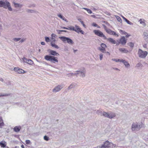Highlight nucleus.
Returning a JSON list of instances; mask_svg holds the SVG:
<instances>
[{
  "label": "nucleus",
  "instance_id": "774afa93",
  "mask_svg": "<svg viewBox=\"0 0 148 148\" xmlns=\"http://www.w3.org/2000/svg\"><path fill=\"white\" fill-rule=\"evenodd\" d=\"M0 81L2 82H3V79L1 78H0Z\"/></svg>",
  "mask_w": 148,
  "mask_h": 148
},
{
  "label": "nucleus",
  "instance_id": "a18cd8bd",
  "mask_svg": "<svg viewBox=\"0 0 148 148\" xmlns=\"http://www.w3.org/2000/svg\"><path fill=\"white\" fill-rule=\"evenodd\" d=\"M102 25L103 27V28L107 32V31L108 30V29L107 28V27L104 24H102Z\"/></svg>",
  "mask_w": 148,
  "mask_h": 148
},
{
  "label": "nucleus",
  "instance_id": "5fc2aeb1",
  "mask_svg": "<svg viewBox=\"0 0 148 148\" xmlns=\"http://www.w3.org/2000/svg\"><path fill=\"white\" fill-rule=\"evenodd\" d=\"M71 73V75H72V76H74L75 75H77V72L75 73Z\"/></svg>",
  "mask_w": 148,
  "mask_h": 148
},
{
  "label": "nucleus",
  "instance_id": "de8ad7c7",
  "mask_svg": "<svg viewBox=\"0 0 148 148\" xmlns=\"http://www.w3.org/2000/svg\"><path fill=\"white\" fill-rule=\"evenodd\" d=\"M141 65H142V64L140 63L139 62L136 64V67H138Z\"/></svg>",
  "mask_w": 148,
  "mask_h": 148
},
{
  "label": "nucleus",
  "instance_id": "864d4df0",
  "mask_svg": "<svg viewBox=\"0 0 148 148\" xmlns=\"http://www.w3.org/2000/svg\"><path fill=\"white\" fill-rule=\"evenodd\" d=\"M57 32L59 34H61V32H62V30H57Z\"/></svg>",
  "mask_w": 148,
  "mask_h": 148
},
{
  "label": "nucleus",
  "instance_id": "39448f33",
  "mask_svg": "<svg viewBox=\"0 0 148 148\" xmlns=\"http://www.w3.org/2000/svg\"><path fill=\"white\" fill-rule=\"evenodd\" d=\"M59 38L64 43L67 41V42L70 45H72L74 43L72 40L69 38L61 36L59 37Z\"/></svg>",
  "mask_w": 148,
  "mask_h": 148
},
{
  "label": "nucleus",
  "instance_id": "1a4fd4ad",
  "mask_svg": "<svg viewBox=\"0 0 148 148\" xmlns=\"http://www.w3.org/2000/svg\"><path fill=\"white\" fill-rule=\"evenodd\" d=\"M127 39H126L125 37L122 36L119 39V40H117L118 43H116V45H118L120 44H121L123 45H125L127 42Z\"/></svg>",
  "mask_w": 148,
  "mask_h": 148
},
{
  "label": "nucleus",
  "instance_id": "72a5a7b5",
  "mask_svg": "<svg viewBox=\"0 0 148 148\" xmlns=\"http://www.w3.org/2000/svg\"><path fill=\"white\" fill-rule=\"evenodd\" d=\"M109 144L110 143L108 141H106L105 142L104 144L105 145L107 146H108V148L110 147Z\"/></svg>",
  "mask_w": 148,
  "mask_h": 148
},
{
  "label": "nucleus",
  "instance_id": "0eeeda50",
  "mask_svg": "<svg viewBox=\"0 0 148 148\" xmlns=\"http://www.w3.org/2000/svg\"><path fill=\"white\" fill-rule=\"evenodd\" d=\"M93 32L95 34L98 36L101 37H103L104 39H107V38L106 36L99 30H94Z\"/></svg>",
  "mask_w": 148,
  "mask_h": 148
},
{
  "label": "nucleus",
  "instance_id": "13d9d810",
  "mask_svg": "<svg viewBox=\"0 0 148 148\" xmlns=\"http://www.w3.org/2000/svg\"><path fill=\"white\" fill-rule=\"evenodd\" d=\"M67 76L69 77H71L72 76V75H71V73L68 74H67Z\"/></svg>",
  "mask_w": 148,
  "mask_h": 148
},
{
  "label": "nucleus",
  "instance_id": "20e7f679",
  "mask_svg": "<svg viewBox=\"0 0 148 148\" xmlns=\"http://www.w3.org/2000/svg\"><path fill=\"white\" fill-rule=\"evenodd\" d=\"M148 54V52L147 51H143L141 49H139L138 50V57L141 58H145Z\"/></svg>",
  "mask_w": 148,
  "mask_h": 148
},
{
  "label": "nucleus",
  "instance_id": "6ab92c4d",
  "mask_svg": "<svg viewBox=\"0 0 148 148\" xmlns=\"http://www.w3.org/2000/svg\"><path fill=\"white\" fill-rule=\"evenodd\" d=\"M13 4L14 5V6L15 8H21L23 6V5L21 4H20L18 3H16L14 2L13 3Z\"/></svg>",
  "mask_w": 148,
  "mask_h": 148
},
{
  "label": "nucleus",
  "instance_id": "423d86ee",
  "mask_svg": "<svg viewBox=\"0 0 148 148\" xmlns=\"http://www.w3.org/2000/svg\"><path fill=\"white\" fill-rule=\"evenodd\" d=\"M104 116L105 117L112 119L116 116L115 113L112 112H110L109 113L104 112Z\"/></svg>",
  "mask_w": 148,
  "mask_h": 148
},
{
  "label": "nucleus",
  "instance_id": "79ce46f5",
  "mask_svg": "<svg viewBox=\"0 0 148 148\" xmlns=\"http://www.w3.org/2000/svg\"><path fill=\"white\" fill-rule=\"evenodd\" d=\"M45 40L47 42H48L50 41V38L47 37H45Z\"/></svg>",
  "mask_w": 148,
  "mask_h": 148
},
{
  "label": "nucleus",
  "instance_id": "cd10ccee",
  "mask_svg": "<svg viewBox=\"0 0 148 148\" xmlns=\"http://www.w3.org/2000/svg\"><path fill=\"white\" fill-rule=\"evenodd\" d=\"M67 29L73 31V30H74V27L73 26H71L70 27H67Z\"/></svg>",
  "mask_w": 148,
  "mask_h": 148
},
{
  "label": "nucleus",
  "instance_id": "2eb2a0df",
  "mask_svg": "<svg viewBox=\"0 0 148 148\" xmlns=\"http://www.w3.org/2000/svg\"><path fill=\"white\" fill-rule=\"evenodd\" d=\"M21 129V127L20 126H16L14 128V132H18L20 131Z\"/></svg>",
  "mask_w": 148,
  "mask_h": 148
},
{
  "label": "nucleus",
  "instance_id": "f704fd0d",
  "mask_svg": "<svg viewBox=\"0 0 148 148\" xmlns=\"http://www.w3.org/2000/svg\"><path fill=\"white\" fill-rule=\"evenodd\" d=\"M124 65L125 66V67H128L130 66V65L129 64L127 61L125 62V63L124 64Z\"/></svg>",
  "mask_w": 148,
  "mask_h": 148
},
{
  "label": "nucleus",
  "instance_id": "603ef678",
  "mask_svg": "<svg viewBox=\"0 0 148 148\" xmlns=\"http://www.w3.org/2000/svg\"><path fill=\"white\" fill-rule=\"evenodd\" d=\"M81 23L82 25H83V26L85 28L86 27V25H85L84 24V22L83 21H82V22H81Z\"/></svg>",
  "mask_w": 148,
  "mask_h": 148
},
{
  "label": "nucleus",
  "instance_id": "4be33fe9",
  "mask_svg": "<svg viewBox=\"0 0 148 148\" xmlns=\"http://www.w3.org/2000/svg\"><path fill=\"white\" fill-rule=\"evenodd\" d=\"M5 141H1L0 142V145L2 147L4 148L6 147V144Z\"/></svg>",
  "mask_w": 148,
  "mask_h": 148
},
{
  "label": "nucleus",
  "instance_id": "a878e982",
  "mask_svg": "<svg viewBox=\"0 0 148 148\" xmlns=\"http://www.w3.org/2000/svg\"><path fill=\"white\" fill-rule=\"evenodd\" d=\"M139 22H140V23L141 24H142L143 26H145L146 25V24L145 23L144 20L143 19H140L139 21Z\"/></svg>",
  "mask_w": 148,
  "mask_h": 148
},
{
  "label": "nucleus",
  "instance_id": "dca6fc26",
  "mask_svg": "<svg viewBox=\"0 0 148 148\" xmlns=\"http://www.w3.org/2000/svg\"><path fill=\"white\" fill-rule=\"evenodd\" d=\"M119 50L121 52L125 53H127L128 52V50L124 48H119Z\"/></svg>",
  "mask_w": 148,
  "mask_h": 148
},
{
  "label": "nucleus",
  "instance_id": "c756f323",
  "mask_svg": "<svg viewBox=\"0 0 148 148\" xmlns=\"http://www.w3.org/2000/svg\"><path fill=\"white\" fill-rule=\"evenodd\" d=\"M83 9L86 10L89 14H91L92 13V11L90 9L85 8Z\"/></svg>",
  "mask_w": 148,
  "mask_h": 148
},
{
  "label": "nucleus",
  "instance_id": "ea45409f",
  "mask_svg": "<svg viewBox=\"0 0 148 148\" xmlns=\"http://www.w3.org/2000/svg\"><path fill=\"white\" fill-rule=\"evenodd\" d=\"M113 61H114L116 62H120V59H114L113 58L112 60Z\"/></svg>",
  "mask_w": 148,
  "mask_h": 148
},
{
  "label": "nucleus",
  "instance_id": "bf43d9fd",
  "mask_svg": "<svg viewBox=\"0 0 148 148\" xmlns=\"http://www.w3.org/2000/svg\"><path fill=\"white\" fill-rule=\"evenodd\" d=\"M41 44L42 45H45V43L44 42H41Z\"/></svg>",
  "mask_w": 148,
  "mask_h": 148
},
{
  "label": "nucleus",
  "instance_id": "6e6552de",
  "mask_svg": "<svg viewBox=\"0 0 148 148\" xmlns=\"http://www.w3.org/2000/svg\"><path fill=\"white\" fill-rule=\"evenodd\" d=\"M76 72H77V75H79L80 76L84 77L85 76L86 70L84 68H83L76 71Z\"/></svg>",
  "mask_w": 148,
  "mask_h": 148
},
{
  "label": "nucleus",
  "instance_id": "58836bf2",
  "mask_svg": "<svg viewBox=\"0 0 148 148\" xmlns=\"http://www.w3.org/2000/svg\"><path fill=\"white\" fill-rule=\"evenodd\" d=\"M126 22H127V23L130 25H132L133 24V23H132L129 20L127 19L126 20V21H125Z\"/></svg>",
  "mask_w": 148,
  "mask_h": 148
},
{
  "label": "nucleus",
  "instance_id": "c9c22d12",
  "mask_svg": "<svg viewBox=\"0 0 148 148\" xmlns=\"http://www.w3.org/2000/svg\"><path fill=\"white\" fill-rule=\"evenodd\" d=\"M21 39L20 38H14L13 39V40L15 42H17L20 40Z\"/></svg>",
  "mask_w": 148,
  "mask_h": 148
},
{
  "label": "nucleus",
  "instance_id": "aec40b11",
  "mask_svg": "<svg viewBox=\"0 0 148 148\" xmlns=\"http://www.w3.org/2000/svg\"><path fill=\"white\" fill-rule=\"evenodd\" d=\"M4 124L3 119L1 116H0V128L4 125Z\"/></svg>",
  "mask_w": 148,
  "mask_h": 148
},
{
  "label": "nucleus",
  "instance_id": "6e6d98bb",
  "mask_svg": "<svg viewBox=\"0 0 148 148\" xmlns=\"http://www.w3.org/2000/svg\"><path fill=\"white\" fill-rule=\"evenodd\" d=\"M52 39L53 40H52L51 41V42H53V43H55L56 42V40L55 39Z\"/></svg>",
  "mask_w": 148,
  "mask_h": 148
},
{
  "label": "nucleus",
  "instance_id": "052dcab7",
  "mask_svg": "<svg viewBox=\"0 0 148 148\" xmlns=\"http://www.w3.org/2000/svg\"><path fill=\"white\" fill-rule=\"evenodd\" d=\"M125 62V60H123V59H121V60H120V62Z\"/></svg>",
  "mask_w": 148,
  "mask_h": 148
},
{
  "label": "nucleus",
  "instance_id": "e433bc0d",
  "mask_svg": "<svg viewBox=\"0 0 148 148\" xmlns=\"http://www.w3.org/2000/svg\"><path fill=\"white\" fill-rule=\"evenodd\" d=\"M120 32L124 35L127 34V32H126L125 31H123L122 30H120Z\"/></svg>",
  "mask_w": 148,
  "mask_h": 148
},
{
  "label": "nucleus",
  "instance_id": "3c124183",
  "mask_svg": "<svg viewBox=\"0 0 148 148\" xmlns=\"http://www.w3.org/2000/svg\"><path fill=\"white\" fill-rule=\"evenodd\" d=\"M144 34L145 35V38H148V34H145L144 33Z\"/></svg>",
  "mask_w": 148,
  "mask_h": 148
},
{
  "label": "nucleus",
  "instance_id": "a211bd4d",
  "mask_svg": "<svg viewBox=\"0 0 148 148\" xmlns=\"http://www.w3.org/2000/svg\"><path fill=\"white\" fill-rule=\"evenodd\" d=\"M104 112H106L104 111H102L101 110H97V113L99 115H100L101 116H104V114L103 113Z\"/></svg>",
  "mask_w": 148,
  "mask_h": 148
},
{
  "label": "nucleus",
  "instance_id": "4468645a",
  "mask_svg": "<svg viewBox=\"0 0 148 148\" xmlns=\"http://www.w3.org/2000/svg\"><path fill=\"white\" fill-rule=\"evenodd\" d=\"M14 70L18 73H25V71L23 69L15 67L14 69Z\"/></svg>",
  "mask_w": 148,
  "mask_h": 148
},
{
  "label": "nucleus",
  "instance_id": "f8f14e48",
  "mask_svg": "<svg viewBox=\"0 0 148 148\" xmlns=\"http://www.w3.org/2000/svg\"><path fill=\"white\" fill-rule=\"evenodd\" d=\"M63 86L62 85H58L57 86L55 87L53 90V91L54 92H57L60 91L62 88Z\"/></svg>",
  "mask_w": 148,
  "mask_h": 148
},
{
  "label": "nucleus",
  "instance_id": "338daca9",
  "mask_svg": "<svg viewBox=\"0 0 148 148\" xmlns=\"http://www.w3.org/2000/svg\"><path fill=\"white\" fill-rule=\"evenodd\" d=\"M61 28H62V29H67V27H61Z\"/></svg>",
  "mask_w": 148,
  "mask_h": 148
},
{
  "label": "nucleus",
  "instance_id": "09e8293b",
  "mask_svg": "<svg viewBox=\"0 0 148 148\" xmlns=\"http://www.w3.org/2000/svg\"><path fill=\"white\" fill-rule=\"evenodd\" d=\"M103 57V54L102 53L100 54L99 55V58L100 60H101L102 59Z\"/></svg>",
  "mask_w": 148,
  "mask_h": 148
},
{
  "label": "nucleus",
  "instance_id": "69168bd1",
  "mask_svg": "<svg viewBox=\"0 0 148 148\" xmlns=\"http://www.w3.org/2000/svg\"><path fill=\"white\" fill-rule=\"evenodd\" d=\"M91 16L94 18H96V16L95 15H92Z\"/></svg>",
  "mask_w": 148,
  "mask_h": 148
},
{
  "label": "nucleus",
  "instance_id": "4d7b16f0",
  "mask_svg": "<svg viewBox=\"0 0 148 148\" xmlns=\"http://www.w3.org/2000/svg\"><path fill=\"white\" fill-rule=\"evenodd\" d=\"M25 40V39H22L20 41V42H24Z\"/></svg>",
  "mask_w": 148,
  "mask_h": 148
},
{
  "label": "nucleus",
  "instance_id": "e2e57ef3",
  "mask_svg": "<svg viewBox=\"0 0 148 148\" xmlns=\"http://www.w3.org/2000/svg\"><path fill=\"white\" fill-rule=\"evenodd\" d=\"M122 18L125 21H126V20L127 19L126 18H125L124 16H122Z\"/></svg>",
  "mask_w": 148,
  "mask_h": 148
},
{
  "label": "nucleus",
  "instance_id": "c03bdc74",
  "mask_svg": "<svg viewBox=\"0 0 148 148\" xmlns=\"http://www.w3.org/2000/svg\"><path fill=\"white\" fill-rule=\"evenodd\" d=\"M101 47H103L106 48V44L103 43H102L101 45Z\"/></svg>",
  "mask_w": 148,
  "mask_h": 148
},
{
  "label": "nucleus",
  "instance_id": "9b49d317",
  "mask_svg": "<svg viewBox=\"0 0 148 148\" xmlns=\"http://www.w3.org/2000/svg\"><path fill=\"white\" fill-rule=\"evenodd\" d=\"M22 60L24 62L30 65H32L33 64V61L30 59H27L24 57Z\"/></svg>",
  "mask_w": 148,
  "mask_h": 148
},
{
  "label": "nucleus",
  "instance_id": "8fccbe9b",
  "mask_svg": "<svg viewBox=\"0 0 148 148\" xmlns=\"http://www.w3.org/2000/svg\"><path fill=\"white\" fill-rule=\"evenodd\" d=\"M92 25L93 26L97 27V24L96 23H93L92 24Z\"/></svg>",
  "mask_w": 148,
  "mask_h": 148
},
{
  "label": "nucleus",
  "instance_id": "37998d69",
  "mask_svg": "<svg viewBox=\"0 0 148 148\" xmlns=\"http://www.w3.org/2000/svg\"><path fill=\"white\" fill-rule=\"evenodd\" d=\"M44 139L46 141H48L49 140V137L47 136H45L44 137Z\"/></svg>",
  "mask_w": 148,
  "mask_h": 148
},
{
  "label": "nucleus",
  "instance_id": "9d476101",
  "mask_svg": "<svg viewBox=\"0 0 148 148\" xmlns=\"http://www.w3.org/2000/svg\"><path fill=\"white\" fill-rule=\"evenodd\" d=\"M75 26L76 29H75L74 28V30H73L74 31L77 32L78 33H80L82 34H84V32L81 29V28L78 26L77 25H75Z\"/></svg>",
  "mask_w": 148,
  "mask_h": 148
},
{
  "label": "nucleus",
  "instance_id": "ddd939ff",
  "mask_svg": "<svg viewBox=\"0 0 148 148\" xmlns=\"http://www.w3.org/2000/svg\"><path fill=\"white\" fill-rule=\"evenodd\" d=\"M107 32L110 35H114L117 37L119 36L118 34L110 29H108V30L107 31Z\"/></svg>",
  "mask_w": 148,
  "mask_h": 148
},
{
  "label": "nucleus",
  "instance_id": "7ed1b4c3",
  "mask_svg": "<svg viewBox=\"0 0 148 148\" xmlns=\"http://www.w3.org/2000/svg\"><path fill=\"white\" fill-rule=\"evenodd\" d=\"M142 127V122L134 123L132 124V130L133 131H138Z\"/></svg>",
  "mask_w": 148,
  "mask_h": 148
},
{
  "label": "nucleus",
  "instance_id": "0e129e2a",
  "mask_svg": "<svg viewBox=\"0 0 148 148\" xmlns=\"http://www.w3.org/2000/svg\"><path fill=\"white\" fill-rule=\"evenodd\" d=\"M126 35L125 36V37L126 38H128L129 36H130V35H128V34H126Z\"/></svg>",
  "mask_w": 148,
  "mask_h": 148
},
{
  "label": "nucleus",
  "instance_id": "4c0bfd02",
  "mask_svg": "<svg viewBox=\"0 0 148 148\" xmlns=\"http://www.w3.org/2000/svg\"><path fill=\"white\" fill-rule=\"evenodd\" d=\"M56 36V35L54 34H52L51 36V38L52 39H55Z\"/></svg>",
  "mask_w": 148,
  "mask_h": 148
},
{
  "label": "nucleus",
  "instance_id": "680f3d73",
  "mask_svg": "<svg viewBox=\"0 0 148 148\" xmlns=\"http://www.w3.org/2000/svg\"><path fill=\"white\" fill-rule=\"evenodd\" d=\"M103 22L104 23H106V24H108V22L107 21H103Z\"/></svg>",
  "mask_w": 148,
  "mask_h": 148
},
{
  "label": "nucleus",
  "instance_id": "f3484780",
  "mask_svg": "<svg viewBox=\"0 0 148 148\" xmlns=\"http://www.w3.org/2000/svg\"><path fill=\"white\" fill-rule=\"evenodd\" d=\"M107 40L110 42L111 43L113 44H116V42L115 40H114L112 38H107Z\"/></svg>",
  "mask_w": 148,
  "mask_h": 148
},
{
  "label": "nucleus",
  "instance_id": "a19ab883",
  "mask_svg": "<svg viewBox=\"0 0 148 148\" xmlns=\"http://www.w3.org/2000/svg\"><path fill=\"white\" fill-rule=\"evenodd\" d=\"M27 12L28 13H33L35 11L34 10H28L27 11Z\"/></svg>",
  "mask_w": 148,
  "mask_h": 148
},
{
  "label": "nucleus",
  "instance_id": "2f4dec72",
  "mask_svg": "<svg viewBox=\"0 0 148 148\" xmlns=\"http://www.w3.org/2000/svg\"><path fill=\"white\" fill-rule=\"evenodd\" d=\"M92 7V9L93 10H99V8L97 6H94Z\"/></svg>",
  "mask_w": 148,
  "mask_h": 148
},
{
  "label": "nucleus",
  "instance_id": "412c9836",
  "mask_svg": "<svg viewBox=\"0 0 148 148\" xmlns=\"http://www.w3.org/2000/svg\"><path fill=\"white\" fill-rule=\"evenodd\" d=\"M98 49L102 53H106V51L105 48H103V47H99L98 48Z\"/></svg>",
  "mask_w": 148,
  "mask_h": 148
},
{
  "label": "nucleus",
  "instance_id": "393cba45",
  "mask_svg": "<svg viewBox=\"0 0 148 148\" xmlns=\"http://www.w3.org/2000/svg\"><path fill=\"white\" fill-rule=\"evenodd\" d=\"M10 95V93L7 94L1 92L0 93V97L7 96Z\"/></svg>",
  "mask_w": 148,
  "mask_h": 148
},
{
  "label": "nucleus",
  "instance_id": "f257e3e1",
  "mask_svg": "<svg viewBox=\"0 0 148 148\" xmlns=\"http://www.w3.org/2000/svg\"><path fill=\"white\" fill-rule=\"evenodd\" d=\"M49 53L50 55H46L45 56V59L47 61H50L52 63H56L58 62L57 58L54 56H59V54L55 51L49 50Z\"/></svg>",
  "mask_w": 148,
  "mask_h": 148
},
{
  "label": "nucleus",
  "instance_id": "b1692460",
  "mask_svg": "<svg viewBox=\"0 0 148 148\" xmlns=\"http://www.w3.org/2000/svg\"><path fill=\"white\" fill-rule=\"evenodd\" d=\"M58 16L60 18L62 19L63 20L67 22V20L61 14H59L58 15Z\"/></svg>",
  "mask_w": 148,
  "mask_h": 148
},
{
  "label": "nucleus",
  "instance_id": "5701e85b",
  "mask_svg": "<svg viewBox=\"0 0 148 148\" xmlns=\"http://www.w3.org/2000/svg\"><path fill=\"white\" fill-rule=\"evenodd\" d=\"M51 46L55 48L58 49L59 48V47L56 45L55 43H53V42H51Z\"/></svg>",
  "mask_w": 148,
  "mask_h": 148
},
{
  "label": "nucleus",
  "instance_id": "f03ea898",
  "mask_svg": "<svg viewBox=\"0 0 148 148\" xmlns=\"http://www.w3.org/2000/svg\"><path fill=\"white\" fill-rule=\"evenodd\" d=\"M0 7H3L5 9H8V10L10 11H12V10L10 5V4L7 0L5 1H0Z\"/></svg>",
  "mask_w": 148,
  "mask_h": 148
},
{
  "label": "nucleus",
  "instance_id": "49530a36",
  "mask_svg": "<svg viewBox=\"0 0 148 148\" xmlns=\"http://www.w3.org/2000/svg\"><path fill=\"white\" fill-rule=\"evenodd\" d=\"M25 143L27 145H29L31 143V142L29 140H26L25 141Z\"/></svg>",
  "mask_w": 148,
  "mask_h": 148
},
{
  "label": "nucleus",
  "instance_id": "473e14b6",
  "mask_svg": "<svg viewBox=\"0 0 148 148\" xmlns=\"http://www.w3.org/2000/svg\"><path fill=\"white\" fill-rule=\"evenodd\" d=\"M99 148H108V146H107L105 145L104 144L103 145L101 146H99Z\"/></svg>",
  "mask_w": 148,
  "mask_h": 148
},
{
  "label": "nucleus",
  "instance_id": "7c9ffc66",
  "mask_svg": "<svg viewBox=\"0 0 148 148\" xmlns=\"http://www.w3.org/2000/svg\"><path fill=\"white\" fill-rule=\"evenodd\" d=\"M128 45L130 46L131 47L133 48L134 46V44L132 42H130L127 44Z\"/></svg>",
  "mask_w": 148,
  "mask_h": 148
},
{
  "label": "nucleus",
  "instance_id": "bb28decb",
  "mask_svg": "<svg viewBox=\"0 0 148 148\" xmlns=\"http://www.w3.org/2000/svg\"><path fill=\"white\" fill-rule=\"evenodd\" d=\"M75 85L74 84L72 83L68 87V89L69 90L70 89L72 88H73L74 87H75Z\"/></svg>",
  "mask_w": 148,
  "mask_h": 148
},
{
  "label": "nucleus",
  "instance_id": "c85d7f7f",
  "mask_svg": "<svg viewBox=\"0 0 148 148\" xmlns=\"http://www.w3.org/2000/svg\"><path fill=\"white\" fill-rule=\"evenodd\" d=\"M116 18L119 22L120 23H121L122 22V20L119 16H116Z\"/></svg>",
  "mask_w": 148,
  "mask_h": 148
}]
</instances>
